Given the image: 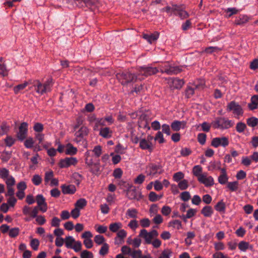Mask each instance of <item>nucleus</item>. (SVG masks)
<instances>
[{
    "instance_id": "obj_52",
    "label": "nucleus",
    "mask_w": 258,
    "mask_h": 258,
    "mask_svg": "<svg viewBox=\"0 0 258 258\" xmlns=\"http://www.w3.org/2000/svg\"><path fill=\"white\" fill-rule=\"evenodd\" d=\"M211 125H212L210 124L208 122L204 121L202 123L200 124L198 126H201L203 131L209 132L210 131Z\"/></svg>"
},
{
    "instance_id": "obj_3",
    "label": "nucleus",
    "mask_w": 258,
    "mask_h": 258,
    "mask_svg": "<svg viewBox=\"0 0 258 258\" xmlns=\"http://www.w3.org/2000/svg\"><path fill=\"white\" fill-rule=\"evenodd\" d=\"M234 124V122L233 120L224 117H217L211 122V125L214 128L222 130L228 129L232 127Z\"/></svg>"
},
{
    "instance_id": "obj_56",
    "label": "nucleus",
    "mask_w": 258,
    "mask_h": 258,
    "mask_svg": "<svg viewBox=\"0 0 258 258\" xmlns=\"http://www.w3.org/2000/svg\"><path fill=\"white\" fill-rule=\"evenodd\" d=\"M145 179V176L143 174H139L135 179L134 183L137 184H141Z\"/></svg>"
},
{
    "instance_id": "obj_35",
    "label": "nucleus",
    "mask_w": 258,
    "mask_h": 258,
    "mask_svg": "<svg viewBox=\"0 0 258 258\" xmlns=\"http://www.w3.org/2000/svg\"><path fill=\"white\" fill-rule=\"evenodd\" d=\"M87 204V202L86 199L84 198H81L77 201L75 203L76 208H78L79 209H82L85 207Z\"/></svg>"
},
{
    "instance_id": "obj_32",
    "label": "nucleus",
    "mask_w": 258,
    "mask_h": 258,
    "mask_svg": "<svg viewBox=\"0 0 258 258\" xmlns=\"http://www.w3.org/2000/svg\"><path fill=\"white\" fill-rule=\"evenodd\" d=\"M247 124L250 127H254L258 124V118L255 117H251L246 119Z\"/></svg>"
},
{
    "instance_id": "obj_19",
    "label": "nucleus",
    "mask_w": 258,
    "mask_h": 258,
    "mask_svg": "<svg viewBox=\"0 0 258 258\" xmlns=\"http://www.w3.org/2000/svg\"><path fill=\"white\" fill-rule=\"evenodd\" d=\"M182 71L181 68L179 66H172L170 65L168 69L165 70L164 72L168 75H176Z\"/></svg>"
},
{
    "instance_id": "obj_22",
    "label": "nucleus",
    "mask_w": 258,
    "mask_h": 258,
    "mask_svg": "<svg viewBox=\"0 0 258 258\" xmlns=\"http://www.w3.org/2000/svg\"><path fill=\"white\" fill-rule=\"evenodd\" d=\"M78 150L77 148L74 147L71 143H68L66 145V149L64 151L65 154L68 155H74L77 154Z\"/></svg>"
},
{
    "instance_id": "obj_21",
    "label": "nucleus",
    "mask_w": 258,
    "mask_h": 258,
    "mask_svg": "<svg viewBox=\"0 0 258 258\" xmlns=\"http://www.w3.org/2000/svg\"><path fill=\"white\" fill-rule=\"evenodd\" d=\"M112 132L108 127L101 128L100 130L99 135L104 138L108 139L111 137Z\"/></svg>"
},
{
    "instance_id": "obj_4",
    "label": "nucleus",
    "mask_w": 258,
    "mask_h": 258,
    "mask_svg": "<svg viewBox=\"0 0 258 258\" xmlns=\"http://www.w3.org/2000/svg\"><path fill=\"white\" fill-rule=\"evenodd\" d=\"M125 186L126 197L130 200L140 201L143 198L141 192L137 189L132 184H127Z\"/></svg>"
},
{
    "instance_id": "obj_55",
    "label": "nucleus",
    "mask_w": 258,
    "mask_h": 258,
    "mask_svg": "<svg viewBox=\"0 0 258 258\" xmlns=\"http://www.w3.org/2000/svg\"><path fill=\"white\" fill-rule=\"evenodd\" d=\"M184 178V174L179 171L174 174L173 176V180L176 182H178L179 180L182 179Z\"/></svg>"
},
{
    "instance_id": "obj_45",
    "label": "nucleus",
    "mask_w": 258,
    "mask_h": 258,
    "mask_svg": "<svg viewBox=\"0 0 258 258\" xmlns=\"http://www.w3.org/2000/svg\"><path fill=\"white\" fill-rule=\"evenodd\" d=\"M109 250V245L107 243H104L99 250V254L104 256L108 253Z\"/></svg>"
},
{
    "instance_id": "obj_37",
    "label": "nucleus",
    "mask_w": 258,
    "mask_h": 258,
    "mask_svg": "<svg viewBox=\"0 0 258 258\" xmlns=\"http://www.w3.org/2000/svg\"><path fill=\"white\" fill-rule=\"evenodd\" d=\"M127 233L124 229L119 230L117 233V236L115 238V243H117L118 238H119L121 241L126 236Z\"/></svg>"
},
{
    "instance_id": "obj_17",
    "label": "nucleus",
    "mask_w": 258,
    "mask_h": 258,
    "mask_svg": "<svg viewBox=\"0 0 258 258\" xmlns=\"http://www.w3.org/2000/svg\"><path fill=\"white\" fill-rule=\"evenodd\" d=\"M62 192L64 195H72L76 191V187L73 184H63L60 186Z\"/></svg>"
},
{
    "instance_id": "obj_60",
    "label": "nucleus",
    "mask_w": 258,
    "mask_h": 258,
    "mask_svg": "<svg viewBox=\"0 0 258 258\" xmlns=\"http://www.w3.org/2000/svg\"><path fill=\"white\" fill-rule=\"evenodd\" d=\"M96 157H99L102 154V147L101 146H96L92 150Z\"/></svg>"
},
{
    "instance_id": "obj_12",
    "label": "nucleus",
    "mask_w": 258,
    "mask_h": 258,
    "mask_svg": "<svg viewBox=\"0 0 258 258\" xmlns=\"http://www.w3.org/2000/svg\"><path fill=\"white\" fill-rule=\"evenodd\" d=\"M88 133L89 130L86 126H82L75 133L76 139L75 141L77 143L81 142L85 137L88 136Z\"/></svg>"
},
{
    "instance_id": "obj_54",
    "label": "nucleus",
    "mask_w": 258,
    "mask_h": 258,
    "mask_svg": "<svg viewBox=\"0 0 258 258\" xmlns=\"http://www.w3.org/2000/svg\"><path fill=\"white\" fill-rule=\"evenodd\" d=\"M258 103L255 99H253V96L251 98V103L248 104V107L251 110H253L257 108Z\"/></svg>"
},
{
    "instance_id": "obj_34",
    "label": "nucleus",
    "mask_w": 258,
    "mask_h": 258,
    "mask_svg": "<svg viewBox=\"0 0 258 258\" xmlns=\"http://www.w3.org/2000/svg\"><path fill=\"white\" fill-rule=\"evenodd\" d=\"M169 226H171L174 228L179 230L182 228L181 222L178 220H174L171 221L168 223Z\"/></svg>"
},
{
    "instance_id": "obj_31",
    "label": "nucleus",
    "mask_w": 258,
    "mask_h": 258,
    "mask_svg": "<svg viewBox=\"0 0 258 258\" xmlns=\"http://www.w3.org/2000/svg\"><path fill=\"white\" fill-rule=\"evenodd\" d=\"M138 211L134 208L127 209L126 212V216L131 218L136 219L137 218Z\"/></svg>"
},
{
    "instance_id": "obj_11",
    "label": "nucleus",
    "mask_w": 258,
    "mask_h": 258,
    "mask_svg": "<svg viewBox=\"0 0 258 258\" xmlns=\"http://www.w3.org/2000/svg\"><path fill=\"white\" fill-rule=\"evenodd\" d=\"M36 201L37 206L39 208V210L42 213H45L47 210V204L45 201V199L41 194H39L36 197Z\"/></svg>"
},
{
    "instance_id": "obj_7",
    "label": "nucleus",
    "mask_w": 258,
    "mask_h": 258,
    "mask_svg": "<svg viewBox=\"0 0 258 258\" xmlns=\"http://www.w3.org/2000/svg\"><path fill=\"white\" fill-rule=\"evenodd\" d=\"M226 107L227 112L232 111L233 113L237 116L242 115L243 114L242 108L235 101H232L229 102Z\"/></svg>"
},
{
    "instance_id": "obj_30",
    "label": "nucleus",
    "mask_w": 258,
    "mask_h": 258,
    "mask_svg": "<svg viewBox=\"0 0 258 258\" xmlns=\"http://www.w3.org/2000/svg\"><path fill=\"white\" fill-rule=\"evenodd\" d=\"M227 187L231 191H236L238 188V182L237 181L228 182L227 184Z\"/></svg>"
},
{
    "instance_id": "obj_2",
    "label": "nucleus",
    "mask_w": 258,
    "mask_h": 258,
    "mask_svg": "<svg viewBox=\"0 0 258 258\" xmlns=\"http://www.w3.org/2000/svg\"><path fill=\"white\" fill-rule=\"evenodd\" d=\"M138 76L135 74L131 73L128 71L120 72L116 74L117 80L123 86L136 82Z\"/></svg>"
},
{
    "instance_id": "obj_43",
    "label": "nucleus",
    "mask_w": 258,
    "mask_h": 258,
    "mask_svg": "<svg viewBox=\"0 0 258 258\" xmlns=\"http://www.w3.org/2000/svg\"><path fill=\"white\" fill-rule=\"evenodd\" d=\"M42 181V179L40 175L38 174H35L32 178V183L36 186L40 185Z\"/></svg>"
},
{
    "instance_id": "obj_48",
    "label": "nucleus",
    "mask_w": 258,
    "mask_h": 258,
    "mask_svg": "<svg viewBox=\"0 0 258 258\" xmlns=\"http://www.w3.org/2000/svg\"><path fill=\"white\" fill-rule=\"evenodd\" d=\"M53 177V172L52 170L47 171L45 173L44 181L45 184L51 180Z\"/></svg>"
},
{
    "instance_id": "obj_16",
    "label": "nucleus",
    "mask_w": 258,
    "mask_h": 258,
    "mask_svg": "<svg viewBox=\"0 0 258 258\" xmlns=\"http://www.w3.org/2000/svg\"><path fill=\"white\" fill-rule=\"evenodd\" d=\"M250 20V18L246 15L241 14L236 17L234 22L235 25L243 26Z\"/></svg>"
},
{
    "instance_id": "obj_50",
    "label": "nucleus",
    "mask_w": 258,
    "mask_h": 258,
    "mask_svg": "<svg viewBox=\"0 0 258 258\" xmlns=\"http://www.w3.org/2000/svg\"><path fill=\"white\" fill-rule=\"evenodd\" d=\"M34 143V141L33 139L31 137H29L24 141V146L26 148L30 149L33 147Z\"/></svg>"
},
{
    "instance_id": "obj_46",
    "label": "nucleus",
    "mask_w": 258,
    "mask_h": 258,
    "mask_svg": "<svg viewBox=\"0 0 258 258\" xmlns=\"http://www.w3.org/2000/svg\"><path fill=\"white\" fill-rule=\"evenodd\" d=\"M154 140L157 141L159 144H162L165 142L162 132L158 131L156 134Z\"/></svg>"
},
{
    "instance_id": "obj_23",
    "label": "nucleus",
    "mask_w": 258,
    "mask_h": 258,
    "mask_svg": "<svg viewBox=\"0 0 258 258\" xmlns=\"http://www.w3.org/2000/svg\"><path fill=\"white\" fill-rule=\"evenodd\" d=\"M213 210L210 206H206L201 210V213L206 217H210L213 214Z\"/></svg>"
},
{
    "instance_id": "obj_61",
    "label": "nucleus",
    "mask_w": 258,
    "mask_h": 258,
    "mask_svg": "<svg viewBox=\"0 0 258 258\" xmlns=\"http://www.w3.org/2000/svg\"><path fill=\"white\" fill-rule=\"evenodd\" d=\"M104 241H105V238L103 237V236H102V235H97L94 237L95 242L98 245H100L102 244H103V243H104Z\"/></svg>"
},
{
    "instance_id": "obj_18",
    "label": "nucleus",
    "mask_w": 258,
    "mask_h": 258,
    "mask_svg": "<svg viewBox=\"0 0 258 258\" xmlns=\"http://www.w3.org/2000/svg\"><path fill=\"white\" fill-rule=\"evenodd\" d=\"M159 36V33L158 32H155L154 33L150 34H144L143 38L151 44L156 41L158 39Z\"/></svg>"
},
{
    "instance_id": "obj_42",
    "label": "nucleus",
    "mask_w": 258,
    "mask_h": 258,
    "mask_svg": "<svg viewBox=\"0 0 258 258\" xmlns=\"http://www.w3.org/2000/svg\"><path fill=\"white\" fill-rule=\"evenodd\" d=\"M182 8H185L184 5H176L173 4V10L172 13L173 14L177 16L179 12L181 10Z\"/></svg>"
},
{
    "instance_id": "obj_62",
    "label": "nucleus",
    "mask_w": 258,
    "mask_h": 258,
    "mask_svg": "<svg viewBox=\"0 0 258 258\" xmlns=\"http://www.w3.org/2000/svg\"><path fill=\"white\" fill-rule=\"evenodd\" d=\"M195 93V89L190 86L187 87L185 90V96L186 98L191 97Z\"/></svg>"
},
{
    "instance_id": "obj_8",
    "label": "nucleus",
    "mask_w": 258,
    "mask_h": 258,
    "mask_svg": "<svg viewBox=\"0 0 258 258\" xmlns=\"http://www.w3.org/2000/svg\"><path fill=\"white\" fill-rule=\"evenodd\" d=\"M28 124L26 122L21 123L19 127V131L16 134L18 140L21 142L23 141L27 137L28 131Z\"/></svg>"
},
{
    "instance_id": "obj_53",
    "label": "nucleus",
    "mask_w": 258,
    "mask_h": 258,
    "mask_svg": "<svg viewBox=\"0 0 258 258\" xmlns=\"http://www.w3.org/2000/svg\"><path fill=\"white\" fill-rule=\"evenodd\" d=\"M181 200L184 202L188 201L191 198L190 195L188 191L182 192L180 195Z\"/></svg>"
},
{
    "instance_id": "obj_10",
    "label": "nucleus",
    "mask_w": 258,
    "mask_h": 258,
    "mask_svg": "<svg viewBox=\"0 0 258 258\" xmlns=\"http://www.w3.org/2000/svg\"><path fill=\"white\" fill-rule=\"evenodd\" d=\"M228 145V139L225 137L222 138H215L213 139L211 142V145L215 148H217L220 146L225 147Z\"/></svg>"
},
{
    "instance_id": "obj_44",
    "label": "nucleus",
    "mask_w": 258,
    "mask_h": 258,
    "mask_svg": "<svg viewBox=\"0 0 258 258\" xmlns=\"http://www.w3.org/2000/svg\"><path fill=\"white\" fill-rule=\"evenodd\" d=\"M4 181L7 185V187L13 186L16 183L15 179L12 175L5 179Z\"/></svg>"
},
{
    "instance_id": "obj_33",
    "label": "nucleus",
    "mask_w": 258,
    "mask_h": 258,
    "mask_svg": "<svg viewBox=\"0 0 258 258\" xmlns=\"http://www.w3.org/2000/svg\"><path fill=\"white\" fill-rule=\"evenodd\" d=\"M20 230L18 227H14L11 228L9 232V236L10 237L12 238H16L19 235Z\"/></svg>"
},
{
    "instance_id": "obj_51",
    "label": "nucleus",
    "mask_w": 258,
    "mask_h": 258,
    "mask_svg": "<svg viewBox=\"0 0 258 258\" xmlns=\"http://www.w3.org/2000/svg\"><path fill=\"white\" fill-rule=\"evenodd\" d=\"M172 251L168 248L164 249L161 253L160 256L158 258H170Z\"/></svg>"
},
{
    "instance_id": "obj_1",
    "label": "nucleus",
    "mask_w": 258,
    "mask_h": 258,
    "mask_svg": "<svg viewBox=\"0 0 258 258\" xmlns=\"http://www.w3.org/2000/svg\"><path fill=\"white\" fill-rule=\"evenodd\" d=\"M30 85H32L30 87V89L34 88L36 93L43 95L51 91L53 85V79L49 78L44 83H42L39 80H30Z\"/></svg>"
},
{
    "instance_id": "obj_57",
    "label": "nucleus",
    "mask_w": 258,
    "mask_h": 258,
    "mask_svg": "<svg viewBox=\"0 0 258 258\" xmlns=\"http://www.w3.org/2000/svg\"><path fill=\"white\" fill-rule=\"evenodd\" d=\"M248 242L245 241H240L238 244V248L242 251L245 252L247 249Z\"/></svg>"
},
{
    "instance_id": "obj_49",
    "label": "nucleus",
    "mask_w": 258,
    "mask_h": 258,
    "mask_svg": "<svg viewBox=\"0 0 258 258\" xmlns=\"http://www.w3.org/2000/svg\"><path fill=\"white\" fill-rule=\"evenodd\" d=\"M207 135L204 133H200L198 135L197 139L199 143L204 145L206 143Z\"/></svg>"
},
{
    "instance_id": "obj_63",
    "label": "nucleus",
    "mask_w": 258,
    "mask_h": 258,
    "mask_svg": "<svg viewBox=\"0 0 258 258\" xmlns=\"http://www.w3.org/2000/svg\"><path fill=\"white\" fill-rule=\"evenodd\" d=\"M171 212V208L168 206H164L161 209V213L165 216H168Z\"/></svg>"
},
{
    "instance_id": "obj_13",
    "label": "nucleus",
    "mask_w": 258,
    "mask_h": 258,
    "mask_svg": "<svg viewBox=\"0 0 258 258\" xmlns=\"http://www.w3.org/2000/svg\"><path fill=\"white\" fill-rule=\"evenodd\" d=\"M198 180L200 183L204 184L207 187L211 186L214 184L213 178L211 176L207 177L206 173L201 175L198 178Z\"/></svg>"
},
{
    "instance_id": "obj_15",
    "label": "nucleus",
    "mask_w": 258,
    "mask_h": 258,
    "mask_svg": "<svg viewBox=\"0 0 258 258\" xmlns=\"http://www.w3.org/2000/svg\"><path fill=\"white\" fill-rule=\"evenodd\" d=\"M148 168L150 170L149 175H155L156 174H160L162 173V166L160 164L151 163L149 165Z\"/></svg>"
},
{
    "instance_id": "obj_38",
    "label": "nucleus",
    "mask_w": 258,
    "mask_h": 258,
    "mask_svg": "<svg viewBox=\"0 0 258 258\" xmlns=\"http://www.w3.org/2000/svg\"><path fill=\"white\" fill-rule=\"evenodd\" d=\"M64 241L66 246L68 248H71L73 244L76 242L75 239L71 236L66 237Z\"/></svg>"
},
{
    "instance_id": "obj_58",
    "label": "nucleus",
    "mask_w": 258,
    "mask_h": 258,
    "mask_svg": "<svg viewBox=\"0 0 258 258\" xmlns=\"http://www.w3.org/2000/svg\"><path fill=\"white\" fill-rule=\"evenodd\" d=\"M81 258H93V254L91 251L84 250L80 254Z\"/></svg>"
},
{
    "instance_id": "obj_14",
    "label": "nucleus",
    "mask_w": 258,
    "mask_h": 258,
    "mask_svg": "<svg viewBox=\"0 0 258 258\" xmlns=\"http://www.w3.org/2000/svg\"><path fill=\"white\" fill-rule=\"evenodd\" d=\"M139 236L143 238L145 240V243L147 244H151L152 240L154 238L145 229L141 230Z\"/></svg>"
},
{
    "instance_id": "obj_5",
    "label": "nucleus",
    "mask_w": 258,
    "mask_h": 258,
    "mask_svg": "<svg viewBox=\"0 0 258 258\" xmlns=\"http://www.w3.org/2000/svg\"><path fill=\"white\" fill-rule=\"evenodd\" d=\"M151 120V112L149 110H146L144 112H142L141 114L139 115L138 125L140 128H143L150 130L151 127L149 124V122Z\"/></svg>"
},
{
    "instance_id": "obj_9",
    "label": "nucleus",
    "mask_w": 258,
    "mask_h": 258,
    "mask_svg": "<svg viewBox=\"0 0 258 258\" xmlns=\"http://www.w3.org/2000/svg\"><path fill=\"white\" fill-rule=\"evenodd\" d=\"M78 163V160L75 157H66L60 160L58 163L61 168H68L72 165L75 166Z\"/></svg>"
},
{
    "instance_id": "obj_28",
    "label": "nucleus",
    "mask_w": 258,
    "mask_h": 258,
    "mask_svg": "<svg viewBox=\"0 0 258 258\" xmlns=\"http://www.w3.org/2000/svg\"><path fill=\"white\" fill-rule=\"evenodd\" d=\"M174 87L177 89H180L181 88L184 82L183 79H180L177 78H174L172 81Z\"/></svg>"
},
{
    "instance_id": "obj_6",
    "label": "nucleus",
    "mask_w": 258,
    "mask_h": 258,
    "mask_svg": "<svg viewBox=\"0 0 258 258\" xmlns=\"http://www.w3.org/2000/svg\"><path fill=\"white\" fill-rule=\"evenodd\" d=\"M138 76L148 77L155 75L159 72V70L156 67H153L151 65L143 66L140 67L138 69Z\"/></svg>"
},
{
    "instance_id": "obj_59",
    "label": "nucleus",
    "mask_w": 258,
    "mask_h": 258,
    "mask_svg": "<svg viewBox=\"0 0 258 258\" xmlns=\"http://www.w3.org/2000/svg\"><path fill=\"white\" fill-rule=\"evenodd\" d=\"M178 186L181 190L186 189L188 186V181L186 179H183L179 181Z\"/></svg>"
},
{
    "instance_id": "obj_47",
    "label": "nucleus",
    "mask_w": 258,
    "mask_h": 258,
    "mask_svg": "<svg viewBox=\"0 0 258 258\" xmlns=\"http://www.w3.org/2000/svg\"><path fill=\"white\" fill-rule=\"evenodd\" d=\"M246 128V124L242 122H239L236 124V130L239 133L243 132Z\"/></svg>"
},
{
    "instance_id": "obj_29",
    "label": "nucleus",
    "mask_w": 258,
    "mask_h": 258,
    "mask_svg": "<svg viewBox=\"0 0 258 258\" xmlns=\"http://www.w3.org/2000/svg\"><path fill=\"white\" fill-rule=\"evenodd\" d=\"M90 168V171L93 173L97 174L98 173H100V165L99 161L95 162L93 165H92Z\"/></svg>"
},
{
    "instance_id": "obj_39",
    "label": "nucleus",
    "mask_w": 258,
    "mask_h": 258,
    "mask_svg": "<svg viewBox=\"0 0 258 258\" xmlns=\"http://www.w3.org/2000/svg\"><path fill=\"white\" fill-rule=\"evenodd\" d=\"M202 172V167L200 165H196L192 168L193 174L198 178Z\"/></svg>"
},
{
    "instance_id": "obj_64",
    "label": "nucleus",
    "mask_w": 258,
    "mask_h": 258,
    "mask_svg": "<svg viewBox=\"0 0 258 258\" xmlns=\"http://www.w3.org/2000/svg\"><path fill=\"white\" fill-rule=\"evenodd\" d=\"M43 125L41 123L37 122L33 126V130L35 132H38V133H40V132L43 131Z\"/></svg>"
},
{
    "instance_id": "obj_26",
    "label": "nucleus",
    "mask_w": 258,
    "mask_h": 258,
    "mask_svg": "<svg viewBox=\"0 0 258 258\" xmlns=\"http://www.w3.org/2000/svg\"><path fill=\"white\" fill-rule=\"evenodd\" d=\"M183 124H185L184 121H180L178 120H174L171 124V127L173 131L177 132L179 131L181 128V125Z\"/></svg>"
},
{
    "instance_id": "obj_36",
    "label": "nucleus",
    "mask_w": 258,
    "mask_h": 258,
    "mask_svg": "<svg viewBox=\"0 0 258 258\" xmlns=\"http://www.w3.org/2000/svg\"><path fill=\"white\" fill-rule=\"evenodd\" d=\"M10 171L6 168H0V178L3 180L10 177Z\"/></svg>"
},
{
    "instance_id": "obj_41",
    "label": "nucleus",
    "mask_w": 258,
    "mask_h": 258,
    "mask_svg": "<svg viewBox=\"0 0 258 258\" xmlns=\"http://www.w3.org/2000/svg\"><path fill=\"white\" fill-rule=\"evenodd\" d=\"M5 143L7 146L11 147L12 146L16 141L15 138H13L11 136H8L4 140Z\"/></svg>"
},
{
    "instance_id": "obj_20",
    "label": "nucleus",
    "mask_w": 258,
    "mask_h": 258,
    "mask_svg": "<svg viewBox=\"0 0 258 258\" xmlns=\"http://www.w3.org/2000/svg\"><path fill=\"white\" fill-rule=\"evenodd\" d=\"M152 143L149 142L145 139H142L140 141V147L143 150H148L151 152L152 150Z\"/></svg>"
},
{
    "instance_id": "obj_25",
    "label": "nucleus",
    "mask_w": 258,
    "mask_h": 258,
    "mask_svg": "<svg viewBox=\"0 0 258 258\" xmlns=\"http://www.w3.org/2000/svg\"><path fill=\"white\" fill-rule=\"evenodd\" d=\"M122 227V224L120 222H114L111 223L109 226V229L112 232H117Z\"/></svg>"
},
{
    "instance_id": "obj_40",
    "label": "nucleus",
    "mask_w": 258,
    "mask_h": 258,
    "mask_svg": "<svg viewBox=\"0 0 258 258\" xmlns=\"http://www.w3.org/2000/svg\"><path fill=\"white\" fill-rule=\"evenodd\" d=\"M225 12L227 14V17L230 18L233 15L237 14L238 10L236 8H228L225 10Z\"/></svg>"
},
{
    "instance_id": "obj_24",
    "label": "nucleus",
    "mask_w": 258,
    "mask_h": 258,
    "mask_svg": "<svg viewBox=\"0 0 258 258\" xmlns=\"http://www.w3.org/2000/svg\"><path fill=\"white\" fill-rule=\"evenodd\" d=\"M215 209L221 213H225L226 210V205L223 200L218 202L214 207Z\"/></svg>"
},
{
    "instance_id": "obj_27",
    "label": "nucleus",
    "mask_w": 258,
    "mask_h": 258,
    "mask_svg": "<svg viewBox=\"0 0 258 258\" xmlns=\"http://www.w3.org/2000/svg\"><path fill=\"white\" fill-rule=\"evenodd\" d=\"M28 85H30V80L15 86L13 89L15 94H17L20 90L24 89Z\"/></svg>"
}]
</instances>
